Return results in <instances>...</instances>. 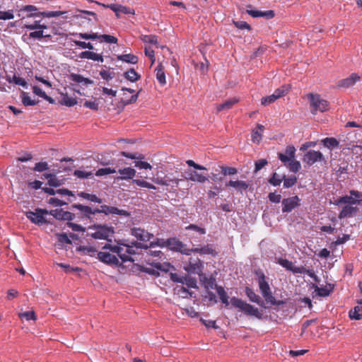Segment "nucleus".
Masks as SVG:
<instances>
[{
  "label": "nucleus",
  "mask_w": 362,
  "mask_h": 362,
  "mask_svg": "<svg viewBox=\"0 0 362 362\" xmlns=\"http://www.w3.org/2000/svg\"><path fill=\"white\" fill-rule=\"evenodd\" d=\"M185 179L187 180H190L192 182H196L199 183H204L208 181L209 176L206 175H203L202 173H199L194 170H187L185 171Z\"/></svg>",
  "instance_id": "nucleus-10"
},
{
  "label": "nucleus",
  "mask_w": 362,
  "mask_h": 362,
  "mask_svg": "<svg viewBox=\"0 0 362 362\" xmlns=\"http://www.w3.org/2000/svg\"><path fill=\"white\" fill-rule=\"evenodd\" d=\"M312 287L315 289L319 296H328L334 290V285L327 284L324 287H319L317 284H313Z\"/></svg>",
  "instance_id": "nucleus-20"
},
{
  "label": "nucleus",
  "mask_w": 362,
  "mask_h": 362,
  "mask_svg": "<svg viewBox=\"0 0 362 362\" xmlns=\"http://www.w3.org/2000/svg\"><path fill=\"white\" fill-rule=\"evenodd\" d=\"M264 298L265 299L266 302L268 303H270L272 305H281L284 303L283 300H276V298L273 296L272 291L267 293L266 295H264Z\"/></svg>",
  "instance_id": "nucleus-38"
},
{
  "label": "nucleus",
  "mask_w": 362,
  "mask_h": 362,
  "mask_svg": "<svg viewBox=\"0 0 362 362\" xmlns=\"http://www.w3.org/2000/svg\"><path fill=\"white\" fill-rule=\"evenodd\" d=\"M190 250H192V252H196L200 255H211L213 257L216 256L218 254L212 244H207L201 247L191 248Z\"/></svg>",
  "instance_id": "nucleus-19"
},
{
  "label": "nucleus",
  "mask_w": 362,
  "mask_h": 362,
  "mask_svg": "<svg viewBox=\"0 0 362 362\" xmlns=\"http://www.w3.org/2000/svg\"><path fill=\"white\" fill-rule=\"evenodd\" d=\"M284 187L285 188H289L293 187L297 182V177L295 175H291L288 177H286L283 175Z\"/></svg>",
  "instance_id": "nucleus-43"
},
{
  "label": "nucleus",
  "mask_w": 362,
  "mask_h": 362,
  "mask_svg": "<svg viewBox=\"0 0 362 362\" xmlns=\"http://www.w3.org/2000/svg\"><path fill=\"white\" fill-rule=\"evenodd\" d=\"M264 127L262 124H258L257 128L252 130V141L254 143L259 144L262 138V133L264 132Z\"/></svg>",
  "instance_id": "nucleus-29"
},
{
  "label": "nucleus",
  "mask_w": 362,
  "mask_h": 362,
  "mask_svg": "<svg viewBox=\"0 0 362 362\" xmlns=\"http://www.w3.org/2000/svg\"><path fill=\"white\" fill-rule=\"evenodd\" d=\"M167 247L171 250L180 252L186 255H189L192 253V250L187 248L186 245L175 238L167 240Z\"/></svg>",
  "instance_id": "nucleus-6"
},
{
  "label": "nucleus",
  "mask_w": 362,
  "mask_h": 362,
  "mask_svg": "<svg viewBox=\"0 0 362 362\" xmlns=\"http://www.w3.org/2000/svg\"><path fill=\"white\" fill-rule=\"evenodd\" d=\"M359 203H361L360 199H356L351 195V196L345 195V196L339 197L336 201L335 204L339 205V204H349L353 205V204H359Z\"/></svg>",
  "instance_id": "nucleus-30"
},
{
  "label": "nucleus",
  "mask_w": 362,
  "mask_h": 362,
  "mask_svg": "<svg viewBox=\"0 0 362 362\" xmlns=\"http://www.w3.org/2000/svg\"><path fill=\"white\" fill-rule=\"evenodd\" d=\"M199 279H200V281H201L202 284L207 290L213 289V288H216V286H218L216 284L215 278H214L212 276L208 278L207 276H206L205 275H204L202 274L199 276Z\"/></svg>",
  "instance_id": "nucleus-24"
},
{
  "label": "nucleus",
  "mask_w": 362,
  "mask_h": 362,
  "mask_svg": "<svg viewBox=\"0 0 362 362\" xmlns=\"http://www.w3.org/2000/svg\"><path fill=\"white\" fill-rule=\"evenodd\" d=\"M21 99L22 103L25 106H33L37 105L38 103V101L31 100V98L28 95V93L23 91L21 93Z\"/></svg>",
  "instance_id": "nucleus-40"
},
{
  "label": "nucleus",
  "mask_w": 362,
  "mask_h": 362,
  "mask_svg": "<svg viewBox=\"0 0 362 362\" xmlns=\"http://www.w3.org/2000/svg\"><path fill=\"white\" fill-rule=\"evenodd\" d=\"M92 228L95 229V231L91 233V237L95 239L107 240L111 232L110 228L102 225L94 226Z\"/></svg>",
  "instance_id": "nucleus-11"
},
{
  "label": "nucleus",
  "mask_w": 362,
  "mask_h": 362,
  "mask_svg": "<svg viewBox=\"0 0 362 362\" xmlns=\"http://www.w3.org/2000/svg\"><path fill=\"white\" fill-rule=\"evenodd\" d=\"M80 57L82 59H92L93 61L103 62V57L99 54L90 51H84L80 54Z\"/></svg>",
  "instance_id": "nucleus-31"
},
{
  "label": "nucleus",
  "mask_w": 362,
  "mask_h": 362,
  "mask_svg": "<svg viewBox=\"0 0 362 362\" xmlns=\"http://www.w3.org/2000/svg\"><path fill=\"white\" fill-rule=\"evenodd\" d=\"M258 284L262 296L272 291L268 282L266 281V276L263 273L259 274Z\"/></svg>",
  "instance_id": "nucleus-23"
},
{
  "label": "nucleus",
  "mask_w": 362,
  "mask_h": 362,
  "mask_svg": "<svg viewBox=\"0 0 362 362\" xmlns=\"http://www.w3.org/2000/svg\"><path fill=\"white\" fill-rule=\"evenodd\" d=\"M20 317L25 318L27 320H35L36 319L35 313L33 311H27L23 313H21L20 314Z\"/></svg>",
  "instance_id": "nucleus-64"
},
{
  "label": "nucleus",
  "mask_w": 362,
  "mask_h": 362,
  "mask_svg": "<svg viewBox=\"0 0 362 362\" xmlns=\"http://www.w3.org/2000/svg\"><path fill=\"white\" fill-rule=\"evenodd\" d=\"M360 79L361 77L357 74L353 73L349 77L339 80L337 86L339 88H347L353 86Z\"/></svg>",
  "instance_id": "nucleus-14"
},
{
  "label": "nucleus",
  "mask_w": 362,
  "mask_h": 362,
  "mask_svg": "<svg viewBox=\"0 0 362 362\" xmlns=\"http://www.w3.org/2000/svg\"><path fill=\"white\" fill-rule=\"evenodd\" d=\"M136 170L130 167L124 168L122 169L118 170V173L119 174L115 180H132V182L133 184L136 185L139 187H144L150 189H156V187L153 184L143 180L140 179H134L136 175Z\"/></svg>",
  "instance_id": "nucleus-2"
},
{
  "label": "nucleus",
  "mask_w": 362,
  "mask_h": 362,
  "mask_svg": "<svg viewBox=\"0 0 362 362\" xmlns=\"http://www.w3.org/2000/svg\"><path fill=\"white\" fill-rule=\"evenodd\" d=\"M145 54L148 57L151 62V65L154 64L156 61L154 51L149 47H146L144 49Z\"/></svg>",
  "instance_id": "nucleus-61"
},
{
  "label": "nucleus",
  "mask_w": 362,
  "mask_h": 362,
  "mask_svg": "<svg viewBox=\"0 0 362 362\" xmlns=\"http://www.w3.org/2000/svg\"><path fill=\"white\" fill-rule=\"evenodd\" d=\"M14 18L11 11H0V20H11Z\"/></svg>",
  "instance_id": "nucleus-63"
},
{
  "label": "nucleus",
  "mask_w": 362,
  "mask_h": 362,
  "mask_svg": "<svg viewBox=\"0 0 362 362\" xmlns=\"http://www.w3.org/2000/svg\"><path fill=\"white\" fill-rule=\"evenodd\" d=\"M74 175L79 178H88L89 177L93 176V173L91 172H86L81 170H76L74 173Z\"/></svg>",
  "instance_id": "nucleus-55"
},
{
  "label": "nucleus",
  "mask_w": 362,
  "mask_h": 362,
  "mask_svg": "<svg viewBox=\"0 0 362 362\" xmlns=\"http://www.w3.org/2000/svg\"><path fill=\"white\" fill-rule=\"evenodd\" d=\"M45 177L48 179V185L51 187H59L62 185V181L58 180L52 174L45 175Z\"/></svg>",
  "instance_id": "nucleus-45"
},
{
  "label": "nucleus",
  "mask_w": 362,
  "mask_h": 362,
  "mask_svg": "<svg viewBox=\"0 0 362 362\" xmlns=\"http://www.w3.org/2000/svg\"><path fill=\"white\" fill-rule=\"evenodd\" d=\"M307 98L310 102V112L314 115L317 112H324L329 109V103L317 93H308Z\"/></svg>",
  "instance_id": "nucleus-3"
},
{
  "label": "nucleus",
  "mask_w": 362,
  "mask_h": 362,
  "mask_svg": "<svg viewBox=\"0 0 362 362\" xmlns=\"http://www.w3.org/2000/svg\"><path fill=\"white\" fill-rule=\"evenodd\" d=\"M131 234L134 236L137 240L147 242L153 238L152 233H148L144 229L140 228H133L131 229Z\"/></svg>",
  "instance_id": "nucleus-13"
},
{
  "label": "nucleus",
  "mask_w": 362,
  "mask_h": 362,
  "mask_svg": "<svg viewBox=\"0 0 362 362\" xmlns=\"http://www.w3.org/2000/svg\"><path fill=\"white\" fill-rule=\"evenodd\" d=\"M69 78L74 83H77L82 89H84L83 87H87L89 85L93 84V81L90 80L88 78H85L81 75L77 74H71L69 75Z\"/></svg>",
  "instance_id": "nucleus-15"
},
{
  "label": "nucleus",
  "mask_w": 362,
  "mask_h": 362,
  "mask_svg": "<svg viewBox=\"0 0 362 362\" xmlns=\"http://www.w3.org/2000/svg\"><path fill=\"white\" fill-rule=\"evenodd\" d=\"M78 195L86 199L90 200L93 202L101 203L102 201L95 194H90L86 192H81Z\"/></svg>",
  "instance_id": "nucleus-48"
},
{
  "label": "nucleus",
  "mask_w": 362,
  "mask_h": 362,
  "mask_svg": "<svg viewBox=\"0 0 362 362\" xmlns=\"http://www.w3.org/2000/svg\"><path fill=\"white\" fill-rule=\"evenodd\" d=\"M358 211V208L351 205L344 206L339 214V218H351Z\"/></svg>",
  "instance_id": "nucleus-21"
},
{
  "label": "nucleus",
  "mask_w": 362,
  "mask_h": 362,
  "mask_svg": "<svg viewBox=\"0 0 362 362\" xmlns=\"http://www.w3.org/2000/svg\"><path fill=\"white\" fill-rule=\"evenodd\" d=\"M111 173H113V169H111L110 168H100L98 169L95 175L96 176H103V175H108V174H111Z\"/></svg>",
  "instance_id": "nucleus-58"
},
{
  "label": "nucleus",
  "mask_w": 362,
  "mask_h": 362,
  "mask_svg": "<svg viewBox=\"0 0 362 362\" xmlns=\"http://www.w3.org/2000/svg\"><path fill=\"white\" fill-rule=\"evenodd\" d=\"M245 293L250 301L257 303L261 307H264V301L254 292L252 288L247 286L245 287Z\"/></svg>",
  "instance_id": "nucleus-25"
},
{
  "label": "nucleus",
  "mask_w": 362,
  "mask_h": 362,
  "mask_svg": "<svg viewBox=\"0 0 362 362\" xmlns=\"http://www.w3.org/2000/svg\"><path fill=\"white\" fill-rule=\"evenodd\" d=\"M49 211L47 209L37 208L35 211H28L25 212V216L33 223L37 225H42L47 221L44 215L48 214Z\"/></svg>",
  "instance_id": "nucleus-5"
},
{
  "label": "nucleus",
  "mask_w": 362,
  "mask_h": 362,
  "mask_svg": "<svg viewBox=\"0 0 362 362\" xmlns=\"http://www.w3.org/2000/svg\"><path fill=\"white\" fill-rule=\"evenodd\" d=\"M117 58L119 61L124 62L132 64H136L139 59L137 56L132 54L117 55Z\"/></svg>",
  "instance_id": "nucleus-32"
},
{
  "label": "nucleus",
  "mask_w": 362,
  "mask_h": 362,
  "mask_svg": "<svg viewBox=\"0 0 362 362\" xmlns=\"http://www.w3.org/2000/svg\"><path fill=\"white\" fill-rule=\"evenodd\" d=\"M175 291L177 295L181 296L182 298H187L188 296H192V292H190L187 288H185L183 286H177L175 288Z\"/></svg>",
  "instance_id": "nucleus-42"
},
{
  "label": "nucleus",
  "mask_w": 362,
  "mask_h": 362,
  "mask_svg": "<svg viewBox=\"0 0 362 362\" xmlns=\"http://www.w3.org/2000/svg\"><path fill=\"white\" fill-rule=\"evenodd\" d=\"M278 263L288 271L292 272L293 274H302L304 272L303 267H296L293 263L286 259L280 258Z\"/></svg>",
  "instance_id": "nucleus-17"
},
{
  "label": "nucleus",
  "mask_w": 362,
  "mask_h": 362,
  "mask_svg": "<svg viewBox=\"0 0 362 362\" xmlns=\"http://www.w3.org/2000/svg\"><path fill=\"white\" fill-rule=\"evenodd\" d=\"M141 40L146 43L157 45L158 37L154 35H145L141 37Z\"/></svg>",
  "instance_id": "nucleus-49"
},
{
  "label": "nucleus",
  "mask_w": 362,
  "mask_h": 362,
  "mask_svg": "<svg viewBox=\"0 0 362 362\" xmlns=\"http://www.w3.org/2000/svg\"><path fill=\"white\" fill-rule=\"evenodd\" d=\"M230 302L233 307L240 309V310L243 312L245 315L254 316L259 320L262 319V313L257 308L254 307L242 299L237 297H232Z\"/></svg>",
  "instance_id": "nucleus-4"
},
{
  "label": "nucleus",
  "mask_w": 362,
  "mask_h": 362,
  "mask_svg": "<svg viewBox=\"0 0 362 362\" xmlns=\"http://www.w3.org/2000/svg\"><path fill=\"white\" fill-rule=\"evenodd\" d=\"M322 144L328 148H334L338 147L339 142L334 137H327L321 141Z\"/></svg>",
  "instance_id": "nucleus-37"
},
{
  "label": "nucleus",
  "mask_w": 362,
  "mask_h": 362,
  "mask_svg": "<svg viewBox=\"0 0 362 362\" xmlns=\"http://www.w3.org/2000/svg\"><path fill=\"white\" fill-rule=\"evenodd\" d=\"M58 242L60 245L63 246L64 243L71 245V240L69 239L66 233H62L58 235Z\"/></svg>",
  "instance_id": "nucleus-54"
},
{
  "label": "nucleus",
  "mask_w": 362,
  "mask_h": 362,
  "mask_svg": "<svg viewBox=\"0 0 362 362\" xmlns=\"http://www.w3.org/2000/svg\"><path fill=\"white\" fill-rule=\"evenodd\" d=\"M64 13L62 11H45L40 13L39 14H35L34 16H42L43 17L52 18L58 17Z\"/></svg>",
  "instance_id": "nucleus-52"
},
{
  "label": "nucleus",
  "mask_w": 362,
  "mask_h": 362,
  "mask_svg": "<svg viewBox=\"0 0 362 362\" xmlns=\"http://www.w3.org/2000/svg\"><path fill=\"white\" fill-rule=\"evenodd\" d=\"M276 100H277L276 97L274 95L272 94L270 95L263 97L261 99V104L264 106H267V105H269L273 103Z\"/></svg>",
  "instance_id": "nucleus-53"
},
{
  "label": "nucleus",
  "mask_w": 362,
  "mask_h": 362,
  "mask_svg": "<svg viewBox=\"0 0 362 362\" xmlns=\"http://www.w3.org/2000/svg\"><path fill=\"white\" fill-rule=\"evenodd\" d=\"M156 79L158 81L159 84L162 86L166 84V78L165 74L164 71V66L162 64H158L156 68L155 69Z\"/></svg>",
  "instance_id": "nucleus-26"
},
{
  "label": "nucleus",
  "mask_w": 362,
  "mask_h": 362,
  "mask_svg": "<svg viewBox=\"0 0 362 362\" xmlns=\"http://www.w3.org/2000/svg\"><path fill=\"white\" fill-rule=\"evenodd\" d=\"M216 291L219 296L221 301L226 306L228 305V296L224 288L222 286H216Z\"/></svg>",
  "instance_id": "nucleus-39"
},
{
  "label": "nucleus",
  "mask_w": 362,
  "mask_h": 362,
  "mask_svg": "<svg viewBox=\"0 0 362 362\" xmlns=\"http://www.w3.org/2000/svg\"><path fill=\"white\" fill-rule=\"evenodd\" d=\"M98 259L107 264H113V255L110 252H98L97 253Z\"/></svg>",
  "instance_id": "nucleus-35"
},
{
  "label": "nucleus",
  "mask_w": 362,
  "mask_h": 362,
  "mask_svg": "<svg viewBox=\"0 0 362 362\" xmlns=\"http://www.w3.org/2000/svg\"><path fill=\"white\" fill-rule=\"evenodd\" d=\"M48 169V165L46 162H40L35 164L33 170L37 172H42Z\"/></svg>",
  "instance_id": "nucleus-60"
},
{
  "label": "nucleus",
  "mask_w": 362,
  "mask_h": 362,
  "mask_svg": "<svg viewBox=\"0 0 362 362\" xmlns=\"http://www.w3.org/2000/svg\"><path fill=\"white\" fill-rule=\"evenodd\" d=\"M72 207L80 210L83 215L88 218H90V215L95 214L98 211V209H93L90 206L82 204H74Z\"/></svg>",
  "instance_id": "nucleus-28"
},
{
  "label": "nucleus",
  "mask_w": 362,
  "mask_h": 362,
  "mask_svg": "<svg viewBox=\"0 0 362 362\" xmlns=\"http://www.w3.org/2000/svg\"><path fill=\"white\" fill-rule=\"evenodd\" d=\"M238 102V100L235 98L229 99L222 104L218 105L216 107V110L218 112H221L224 110H229Z\"/></svg>",
  "instance_id": "nucleus-36"
},
{
  "label": "nucleus",
  "mask_w": 362,
  "mask_h": 362,
  "mask_svg": "<svg viewBox=\"0 0 362 362\" xmlns=\"http://www.w3.org/2000/svg\"><path fill=\"white\" fill-rule=\"evenodd\" d=\"M226 187H233L238 192L243 194V191H246L249 187V184L243 180H229L226 183Z\"/></svg>",
  "instance_id": "nucleus-18"
},
{
  "label": "nucleus",
  "mask_w": 362,
  "mask_h": 362,
  "mask_svg": "<svg viewBox=\"0 0 362 362\" xmlns=\"http://www.w3.org/2000/svg\"><path fill=\"white\" fill-rule=\"evenodd\" d=\"M247 13L253 18L265 17L267 19H271L274 17V12L272 10L266 11L247 10Z\"/></svg>",
  "instance_id": "nucleus-22"
},
{
  "label": "nucleus",
  "mask_w": 362,
  "mask_h": 362,
  "mask_svg": "<svg viewBox=\"0 0 362 362\" xmlns=\"http://www.w3.org/2000/svg\"><path fill=\"white\" fill-rule=\"evenodd\" d=\"M300 201L298 196L284 199L282 203V211L284 213L291 212L293 209L298 206V202Z\"/></svg>",
  "instance_id": "nucleus-12"
},
{
  "label": "nucleus",
  "mask_w": 362,
  "mask_h": 362,
  "mask_svg": "<svg viewBox=\"0 0 362 362\" xmlns=\"http://www.w3.org/2000/svg\"><path fill=\"white\" fill-rule=\"evenodd\" d=\"M286 167L289 169L290 171L293 173H297L300 169L301 165L299 161L296 160L293 158L286 165Z\"/></svg>",
  "instance_id": "nucleus-46"
},
{
  "label": "nucleus",
  "mask_w": 362,
  "mask_h": 362,
  "mask_svg": "<svg viewBox=\"0 0 362 362\" xmlns=\"http://www.w3.org/2000/svg\"><path fill=\"white\" fill-rule=\"evenodd\" d=\"M156 245L161 247H167V240L157 238L156 241L151 242L150 245H145L137 242H129L127 240L117 241V245H115V253L120 258L121 262L115 256V266H120L124 262H132L134 259L132 255L139 254V250L142 248L147 250Z\"/></svg>",
  "instance_id": "nucleus-1"
},
{
  "label": "nucleus",
  "mask_w": 362,
  "mask_h": 362,
  "mask_svg": "<svg viewBox=\"0 0 362 362\" xmlns=\"http://www.w3.org/2000/svg\"><path fill=\"white\" fill-rule=\"evenodd\" d=\"M135 11L133 8L122 6L120 4L115 3V16L119 18L124 15H134Z\"/></svg>",
  "instance_id": "nucleus-16"
},
{
  "label": "nucleus",
  "mask_w": 362,
  "mask_h": 362,
  "mask_svg": "<svg viewBox=\"0 0 362 362\" xmlns=\"http://www.w3.org/2000/svg\"><path fill=\"white\" fill-rule=\"evenodd\" d=\"M122 90H123L124 92H128L129 93H132V95L130 97H128L126 95V93H124V97L121 99V101L118 103V107L121 108H123L125 105L128 104L135 103L138 99L139 93L141 92V90H139V91L137 93L133 94L135 92L134 89L124 87L122 88Z\"/></svg>",
  "instance_id": "nucleus-7"
},
{
  "label": "nucleus",
  "mask_w": 362,
  "mask_h": 362,
  "mask_svg": "<svg viewBox=\"0 0 362 362\" xmlns=\"http://www.w3.org/2000/svg\"><path fill=\"white\" fill-rule=\"evenodd\" d=\"M197 279L194 277H191L189 276H187V280L185 284L188 288H197Z\"/></svg>",
  "instance_id": "nucleus-62"
},
{
  "label": "nucleus",
  "mask_w": 362,
  "mask_h": 362,
  "mask_svg": "<svg viewBox=\"0 0 362 362\" xmlns=\"http://www.w3.org/2000/svg\"><path fill=\"white\" fill-rule=\"evenodd\" d=\"M288 91V89L284 86L277 88L274 90L273 95L276 97V99L285 95Z\"/></svg>",
  "instance_id": "nucleus-59"
},
{
  "label": "nucleus",
  "mask_w": 362,
  "mask_h": 362,
  "mask_svg": "<svg viewBox=\"0 0 362 362\" xmlns=\"http://www.w3.org/2000/svg\"><path fill=\"white\" fill-rule=\"evenodd\" d=\"M349 315L353 320H358L362 318V300L358 301L357 305L349 311Z\"/></svg>",
  "instance_id": "nucleus-27"
},
{
  "label": "nucleus",
  "mask_w": 362,
  "mask_h": 362,
  "mask_svg": "<svg viewBox=\"0 0 362 362\" xmlns=\"http://www.w3.org/2000/svg\"><path fill=\"white\" fill-rule=\"evenodd\" d=\"M61 98L60 103L63 105L72 107L77 103L76 99L69 96L67 93H61Z\"/></svg>",
  "instance_id": "nucleus-33"
},
{
  "label": "nucleus",
  "mask_w": 362,
  "mask_h": 362,
  "mask_svg": "<svg viewBox=\"0 0 362 362\" xmlns=\"http://www.w3.org/2000/svg\"><path fill=\"white\" fill-rule=\"evenodd\" d=\"M6 80L9 83H12L13 82L15 84L18 85V86H23L24 88H27V86H28V83L25 81V79H23V78H21L19 76H16V75H14L12 78H11V77H9V76H7L6 77Z\"/></svg>",
  "instance_id": "nucleus-41"
},
{
  "label": "nucleus",
  "mask_w": 362,
  "mask_h": 362,
  "mask_svg": "<svg viewBox=\"0 0 362 362\" xmlns=\"http://www.w3.org/2000/svg\"><path fill=\"white\" fill-rule=\"evenodd\" d=\"M78 249L84 254L88 255L90 256H94L96 253H98L97 250L91 246H81Z\"/></svg>",
  "instance_id": "nucleus-50"
},
{
  "label": "nucleus",
  "mask_w": 362,
  "mask_h": 362,
  "mask_svg": "<svg viewBox=\"0 0 362 362\" xmlns=\"http://www.w3.org/2000/svg\"><path fill=\"white\" fill-rule=\"evenodd\" d=\"M187 275L181 276L175 273L170 274V279L173 281L180 283L182 284H185L186 280H187Z\"/></svg>",
  "instance_id": "nucleus-51"
},
{
  "label": "nucleus",
  "mask_w": 362,
  "mask_h": 362,
  "mask_svg": "<svg viewBox=\"0 0 362 362\" xmlns=\"http://www.w3.org/2000/svg\"><path fill=\"white\" fill-rule=\"evenodd\" d=\"M203 268L204 265L203 263L200 261V259H192L191 258L189 261L188 264L185 267V270L187 271L188 273L197 274L200 276L203 274Z\"/></svg>",
  "instance_id": "nucleus-9"
},
{
  "label": "nucleus",
  "mask_w": 362,
  "mask_h": 362,
  "mask_svg": "<svg viewBox=\"0 0 362 362\" xmlns=\"http://www.w3.org/2000/svg\"><path fill=\"white\" fill-rule=\"evenodd\" d=\"M221 173L223 175H233L238 173L237 168L225 165L220 166Z\"/></svg>",
  "instance_id": "nucleus-44"
},
{
  "label": "nucleus",
  "mask_w": 362,
  "mask_h": 362,
  "mask_svg": "<svg viewBox=\"0 0 362 362\" xmlns=\"http://www.w3.org/2000/svg\"><path fill=\"white\" fill-rule=\"evenodd\" d=\"M283 180V176L277 174L276 173H274L272 176L269 178V182L273 186H279Z\"/></svg>",
  "instance_id": "nucleus-47"
},
{
  "label": "nucleus",
  "mask_w": 362,
  "mask_h": 362,
  "mask_svg": "<svg viewBox=\"0 0 362 362\" xmlns=\"http://www.w3.org/2000/svg\"><path fill=\"white\" fill-rule=\"evenodd\" d=\"M124 77L131 82H136L141 78L139 74L134 69H130L125 71L123 74Z\"/></svg>",
  "instance_id": "nucleus-34"
},
{
  "label": "nucleus",
  "mask_w": 362,
  "mask_h": 362,
  "mask_svg": "<svg viewBox=\"0 0 362 362\" xmlns=\"http://www.w3.org/2000/svg\"><path fill=\"white\" fill-rule=\"evenodd\" d=\"M134 166L139 169H151L152 166L146 161L136 160L134 162Z\"/></svg>",
  "instance_id": "nucleus-57"
},
{
  "label": "nucleus",
  "mask_w": 362,
  "mask_h": 362,
  "mask_svg": "<svg viewBox=\"0 0 362 362\" xmlns=\"http://www.w3.org/2000/svg\"><path fill=\"white\" fill-rule=\"evenodd\" d=\"M324 160L323 155L320 151L314 150L308 151L303 156V161L308 165H313L317 161H322Z\"/></svg>",
  "instance_id": "nucleus-8"
},
{
  "label": "nucleus",
  "mask_w": 362,
  "mask_h": 362,
  "mask_svg": "<svg viewBox=\"0 0 362 362\" xmlns=\"http://www.w3.org/2000/svg\"><path fill=\"white\" fill-rule=\"evenodd\" d=\"M64 211L62 209H57L51 210L49 214L53 216L55 218L59 220H63Z\"/></svg>",
  "instance_id": "nucleus-56"
}]
</instances>
